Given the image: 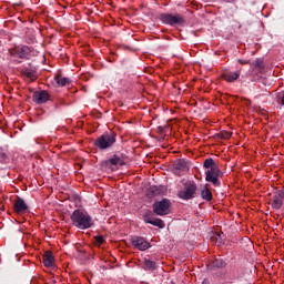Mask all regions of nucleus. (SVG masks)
Masks as SVG:
<instances>
[{"mask_svg":"<svg viewBox=\"0 0 284 284\" xmlns=\"http://www.w3.org/2000/svg\"><path fill=\"white\" fill-rule=\"evenodd\" d=\"M32 49L28 45L18 47L16 49V54L19 57V59H26V57H29L31 54Z\"/></svg>","mask_w":284,"mask_h":284,"instance_id":"16","label":"nucleus"},{"mask_svg":"<svg viewBox=\"0 0 284 284\" xmlns=\"http://www.w3.org/2000/svg\"><path fill=\"white\" fill-rule=\"evenodd\" d=\"M203 168L205 172V179H223L225 172L221 171L219 164L212 158H207L203 162Z\"/></svg>","mask_w":284,"mask_h":284,"instance_id":"4","label":"nucleus"},{"mask_svg":"<svg viewBox=\"0 0 284 284\" xmlns=\"http://www.w3.org/2000/svg\"><path fill=\"white\" fill-rule=\"evenodd\" d=\"M160 21H162V23H165V26H184L185 18H183V16L179 13H162L160 14Z\"/></svg>","mask_w":284,"mask_h":284,"instance_id":"6","label":"nucleus"},{"mask_svg":"<svg viewBox=\"0 0 284 284\" xmlns=\"http://www.w3.org/2000/svg\"><path fill=\"white\" fill-rule=\"evenodd\" d=\"M31 184H32V185H36V187H37V180H34V182H32Z\"/></svg>","mask_w":284,"mask_h":284,"instance_id":"29","label":"nucleus"},{"mask_svg":"<svg viewBox=\"0 0 284 284\" xmlns=\"http://www.w3.org/2000/svg\"><path fill=\"white\" fill-rule=\"evenodd\" d=\"M32 99L38 104L47 103L50 99V94L45 90L36 91L32 95Z\"/></svg>","mask_w":284,"mask_h":284,"instance_id":"12","label":"nucleus"},{"mask_svg":"<svg viewBox=\"0 0 284 284\" xmlns=\"http://www.w3.org/2000/svg\"><path fill=\"white\" fill-rule=\"evenodd\" d=\"M284 204V190H277L272 197L271 207L273 210H281Z\"/></svg>","mask_w":284,"mask_h":284,"instance_id":"9","label":"nucleus"},{"mask_svg":"<svg viewBox=\"0 0 284 284\" xmlns=\"http://www.w3.org/2000/svg\"><path fill=\"white\" fill-rule=\"evenodd\" d=\"M173 172L176 176H181V172H187L192 168V162L185 159H178L173 162Z\"/></svg>","mask_w":284,"mask_h":284,"instance_id":"8","label":"nucleus"},{"mask_svg":"<svg viewBox=\"0 0 284 284\" xmlns=\"http://www.w3.org/2000/svg\"><path fill=\"white\" fill-rule=\"evenodd\" d=\"M170 207H172L170 199H162L153 203V212L158 216H168V214H170Z\"/></svg>","mask_w":284,"mask_h":284,"instance_id":"7","label":"nucleus"},{"mask_svg":"<svg viewBox=\"0 0 284 284\" xmlns=\"http://www.w3.org/2000/svg\"><path fill=\"white\" fill-rule=\"evenodd\" d=\"M209 181H211L213 183V185H215L216 187H219V185H221V182L219 181V179H209Z\"/></svg>","mask_w":284,"mask_h":284,"instance_id":"27","label":"nucleus"},{"mask_svg":"<svg viewBox=\"0 0 284 284\" xmlns=\"http://www.w3.org/2000/svg\"><path fill=\"white\" fill-rule=\"evenodd\" d=\"M225 262L223 261V260H215L214 262H213V267L215 268V270H221V268H223V267H225Z\"/></svg>","mask_w":284,"mask_h":284,"instance_id":"23","label":"nucleus"},{"mask_svg":"<svg viewBox=\"0 0 284 284\" xmlns=\"http://www.w3.org/2000/svg\"><path fill=\"white\" fill-rule=\"evenodd\" d=\"M114 143H116V133L106 132L94 141V146L98 150H110Z\"/></svg>","mask_w":284,"mask_h":284,"instance_id":"5","label":"nucleus"},{"mask_svg":"<svg viewBox=\"0 0 284 284\" xmlns=\"http://www.w3.org/2000/svg\"><path fill=\"white\" fill-rule=\"evenodd\" d=\"M42 262L45 267H52L54 265V255H52V252H45Z\"/></svg>","mask_w":284,"mask_h":284,"instance_id":"17","label":"nucleus"},{"mask_svg":"<svg viewBox=\"0 0 284 284\" xmlns=\"http://www.w3.org/2000/svg\"><path fill=\"white\" fill-rule=\"evenodd\" d=\"M125 165V155L122 153L113 154L108 160L101 162V166L110 174V172H116L119 168Z\"/></svg>","mask_w":284,"mask_h":284,"instance_id":"3","label":"nucleus"},{"mask_svg":"<svg viewBox=\"0 0 284 284\" xmlns=\"http://www.w3.org/2000/svg\"><path fill=\"white\" fill-rule=\"evenodd\" d=\"M54 81L60 85L61 88H64V85H70L72 83V80L70 78H65L61 74H58L54 77Z\"/></svg>","mask_w":284,"mask_h":284,"instance_id":"19","label":"nucleus"},{"mask_svg":"<svg viewBox=\"0 0 284 284\" xmlns=\"http://www.w3.org/2000/svg\"><path fill=\"white\" fill-rule=\"evenodd\" d=\"M104 241L105 240L103 239L102 235L95 236V243H98V245H103Z\"/></svg>","mask_w":284,"mask_h":284,"instance_id":"26","label":"nucleus"},{"mask_svg":"<svg viewBox=\"0 0 284 284\" xmlns=\"http://www.w3.org/2000/svg\"><path fill=\"white\" fill-rule=\"evenodd\" d=\"M199 189V196L203 199V201H212V191H210V187L207 184L197 186Z\"/></svg>","mask_w":284,"mask_h":284,"instance_id":"13","label":"nucleus"},{"mask_svg":"<svg viewBox=\"0 0 284 284\" xmlns=\"http://www.w3.org/2000/svg\"><path fill=\"white\" fill-rule=\"evenodd\" d=\"M71 221L74 225V227H78V230H90L92 225H94V220L88 212L81 211V210H74L71 214Z\"/></svg>","mask_w":284,"mask_h":284,"instance_id":"1","label":"nucleus"},{"mask_svg":"<svg viewBox=\"0 0 284 284\" xmlns=\"http://www.w3.org/2000/svg\"><path fill=\"white\" fill-rule=\"evenodd\" d=\"M142 267L146 272H154V270H156L159 266L156 265V262H154L152 260L144 258V261L142 263Z\"/></svg>","mask_w":284,"mask_h":284,"instance_id":"18","label":"nucleus"},{"mask_svg":"<svg viewBox=\"0 0 284 284\" xmlns=\"http://www.w3.org/2000/svg\"><path fill=\"white\" fill-rule=\"evenodd\" d=\"M14 210H16L18 213L26 212V210H28V204H26V201H23V199L19 197V199L14 202Z\"/></svg>","mask_w":284,"mask_h":284,"instance_id":"20","label":"nucleus"},{"mask_svg":"<svg viewBox=\"0 0 284 284\" xmlns=\"http://www.w3.org/2000/svg\"><path fill=\"white\" fill-rule=\"evenodd\" d=\"M220 138L225 139V140L232 139V133L227 132V131H223L220 133Z\"/></svg>","mask_w":284,"mask_h":284,"instance_id":"25","label":"nucleus"},{"mask_svg":"<svg viewBox=\"0 0 284 284\" xmlns=\"http://www.w3.org/2000/svg\"><path fill=\"white\" fill-rule=\"evenodd\" d=\"M22 77H26L27 79H30V81H37V71L32 69H24L22 71Z\"/></svg>","mask_w":284,"mask_h":284,"instance_id":"21","label":"nucleus"},{"mask_svg":"<svg viewBox=\"0 0 284 284\" xmlns=\"http://www.w3.org/2000/svg\"><path fill=\"white\" fill-rule=\"evenodd\" d=\"M131 243L135 250H140V252H145V250H150V242H148L144 237L133 236L131 239Z\"/></svg>","mask_w":284,"mask_h":284,"instance_id":"10","label":"nucleus"},{"mask_svg":"<svg viewBox=\"0 0 284 284\" xmlns=\"http://www.w3.org/2000/svg\"><path fill=\"white\" fill-rule=\"evenodd\" d=\"M179 199L182 201H192V199H199V185L195 181L189 180L183 184L182 190L178 192Z\"/></svg>","mask_w":284,"mask_h":284,"instance_id":"2","label":"nucleus"},{"mask_svg":"<svg viewBox=\"0 0 284 284\" xmlns=\"http://www.w3.org/2000/svg\"><path fill=\"white\" fill-rule=\"evenodd\" d=\"M237 62L241 63V65H247L250 63V61L243 59H239Z\"/></svg>","mask_w":284,"mask_h":284,"instance_id":"28","label":"nucleus"},{"mask_svg":"<svg viewBox=\"0 0 284 284\" xmlns=\"http://www.w3.org/2000/svg\"><path fill=\"white\" fill-rule=\"evenodd\" d=\"M166 193H168V186H165V185H160V186L153 185L149 189V191L146 193V196L149 199H155V196H161V195L166 194Z\"/></svg>","mask_w":284,"mask_h":284,"instance_id":"11","label":"nucleus"},{"mask_svg":"<svg viewBox=\"0 0 284 284\" xmlns=\"http://www.w3.org/2000/svg\"><path fill=\"white\" fill-rule=\"evenodd\" d=\"M144 222L149 223L150 225H154V227H160V230H163L165 227V224L163 223V220L161 219H154L149 215L144 216Z\"/></svg>","mask_w":284,"mask_h":284,"instance_id":"15","label":"nucleus"},{"mask_svg":"<svg viewBox=\"0 0 284 284\" xmlns=\"http://www.w3.org/2000/svg\"><path fill=\"white\" fill-rule=\"evenodd\" d=\"M10 159L8 158V155L3 152H0V163H9Z\"/></svg>","mask_w":284,"mask_h":284,"instance_id":"24","label":"nucleus"},{"mask_svg":"<svg viewBox=\"0 0 284 284\" xmlns=\"http://www.w3.org/2000/svg\"><path fill=\"white\" fill-rule=\"evenodd\" d=\"M253 65L255 68H257V70L260 72H263V70H265V63L263 62V59L261 58H257L254 62H253Z\"/></svg>","mask_w":284,"mask_h":284,"instance_id":"22","label":"nucleus"},{"mask_svg":"<svg viewBox=\"0 0 284 284\" xmlns=\"http://www.w3.org/2000/svg\"><path fill=\"white\" fill-rule=\"evenodd\" d=\"M239 77H241V71H226L222 74V79H224V81H227V83H234V81H236Z\"/></svg>","mask_w":284,"mask_h":284,"instance_id":"14","label":"nucleus"}]
</instances>
